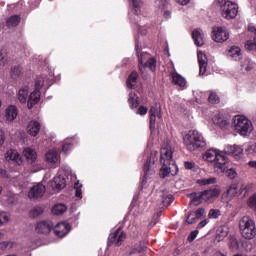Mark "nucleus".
I'll list each match as a JSON object with an SVG mask.
<instances>
[{
	"label": "nucleus",
	"mask_w": 256,
	"mask_h": 256,
	"mask_svg": "<svg viewBox=\"0 0 256 256\" xmlns=\"http://www.w3.org/2000/svg\"><path fill=\"white\" fill-rule=\"evenodd\" d=\"M160 163L162 165V168L160 169V177L162 179L171 175V165L176 169V172L172 173V175H177L179 168L177 167V164H175V161H173V150H171V146L161 148Z\"/></svg>",
	"instance_id": "f257e3e1"
},
{
	"label": "nucleus",
	"mask_w": 256,
	"mask_h": 256,
	"mask_svg": "<svg viewBox=\"0 0 256 256\" xmlns=\"http://www.w3.org/2000/svg\"><path fill=\"white\" fill-rule=\"evenodd\" d=\"M191 196H192V200H191L192 205H195V206L201 205V203H203V201H205L203 199V196H202L201 192L198 193V194L197 193H192Z\"/></svg>",
	"instance_id": "a19ab883"
},
{
	"label": "nucleus",
	"mask_w": 256,
	"mask_h": 256,
	"mask_svg": "<svg viewBox=\"0 0 256 256\" xmlns=\"http://www.w3.org/2000/svg\"><path fill=\"white\" fill-rule=\"evenodd\" d=\"M143 251H145V243L138 242L130 250L129 255H133L135 253H143Z\"/></svg>",
	"instance_id": "4c0bfd02"
},
{
	"label": "nucleus",
	"mask_w": 256,
	"mask_h": 256,
	"mask_svg": "<svg viewBox=\"0 0 256 256\" xmlns=\"http://www.w3.org/2000/svg\"><path fill=\"white\" fill-rule=\"evenodd\" d=\"M27 131L32 137H37L39 131H41V124L37 121H30L27 126Z\"/></svg>",
	"instance_id": "4be33fe9"
},
{
	"label": "nucleus",
	"mask_w": 256,
	"mask_h": 256,
	"mask_svg": "<svg viewBox=\"0 0 256 256\" xmlns=\"http://www.w3.org/2000/svg\"><path fill=\"white\" fill-rule=\"evenodd\" d=\"M133 6L134 17L131 18L133 23H138L139 15L141 14V7L143 5V1L141 0H131Z\"/></svg>",
	"instance_id": "412c9836"
},
{
	"label": "nucleus",
	"mask_w": 256,
	"mask_h": 256,
	"mask_svg": "<svg viewBox=\"0 0 256 256\" xmlns=\"http://www.w3.org/2000/svg\"><path fill=\"white\" fill-rule=\"evenodd\" d=\"M7 63H9V56L7 55V51L0 50V65H2V67H5Z\"/></svg>",
	"instance_id": "de8ad7c7"
},
{
	"label": "nucleus",
	"mask_w": 256,
	"mask_h": 256,
	"mask_svg": "<svg viewBox=\"0 0 256 256\" xmlns=\"http://www.w3.org/2000/svg\"><path fill=\"white\" fill-rule=\"evenodd\" d=\"M41 101V91L38 89H35L28 98V109H33L34 105H37Z\"/></svg>",
	"instance_id": "aec40b11"
},
{
	"label": "nucleus",
	"mask_w": 256,
	"mask_h": 256,
	"mask_svg": "<svg viewBox=\"0 0 256 256\" xmlns=\"http://www.w3.org/2000/svg\"><path fill=\"white\" fill-rule=\"evenodd\" d=\"M81 187H82V185L79 184V182L75 183V185H74L75 197H78V199H82L83 198V193L81 191Z\"/></svg>",
	"instance_id": "5fc2aeb1"
},
{
	"label": "nucleus",
	"mask_w": 256,
	"mask_h": 256,
	"mask_svg": "<svg viewBox=\"0 0 256 256\" xmlns=\"http://www.w3.org/2000/svg\"><path fill=\"white\" fill-rule=\"evenodd\" d=\"M155 161H157V153H151L144 165V179H151L155 175L157 168Z\"/></svg>",
	"instance_id": "1a4fd4ad"
},
{
	"label": "nucleus",
	"mask_w": 256,
	"mask_h": 256,
	"mask_svg": "<svg viewBox=\"0 0 256 256\" xmlns=\"http://www.w3.org/2000/svg\"><path fill=\"white\" fill-rule=\"evenodd\" d=\"M149 115H150V129L151 131H153V129H155V123H156L157 117L158 119H161V105L155 104L154 106H151Z\"/></svg>",
	"instance_id": "f8f14e48"
},
{
	"label": "nucleus",
	"mask_w": 256,
	"mask_h": 256,
	"mask_svg": "<svg viewBox=\"0 0 256 256\" xmlns=\"http://www.w3.org/2000/svg\"><path fill=\"white\" fill-rule=\"evenodd\" d=\"M47 163L55 165L59 161V153L56 150H49L45 155Z\"/></svg>",
	"instance_id": "cd10ccee"
},
{
	"label": "nucleus",
	"mask_w": 256,
	"mask_h": 256,
	"mask_svg": "<svg viewBox=\"0 0 256 256\" xmlns=\"http://www.w3.org/2000/svg\"><path fill=\"white\" fill-rule=\"evenodd\" d=\"M227 55L230 59H233V61H241V59H243V54L241 53V48H239V46H231L228 49Z\"/></svg>",
	"instance_id": "6ab92c4d"
},
{
	"label": "nucleus",
	"mask_w": 256,
	"mask_h": 256,
	"mask_svg": "<svg viewBox=\"0 0 256 256\" xmlns=\"http://www.w3.org/2000/svg\"><path fill=\"white\" fill-rule=\"evenodd\" d=\"M198 185L205 186V185H213L217 183V178L211 177V178H202L197 180Z\"/></svg>",
	"instance_id": "79ce46f5"
},
{
	"label": "nucleus",
	"mask_w": 256,
	"mask_h": 256,
	"mask_svg": "<svg viewBox=\"0 0 256 256\" xmlns=\"http://www.w3.org/2000/svg\"><path fill=\"white\" fill-rule=\"evenodd\" d=\"M241 67H242V70L244 71H253V69H255V63H253L251 59L247 58L241 64Z\"/></svg>",
	"instance_id": "ea45409f"
},
{
	"label": "nucleus",
	"mask_w": 256,
	"mask_h": 256,
	"mask_svg": "<svg viewBox=\"0 0 256 256\" xmlns=\"http://www.w3.org/2000/svg\"><path fill=\"white\" fill-rule=\"evenodd\" d=\"M239 229L244 239H254L256 236L255 221L249 216H243L239 221Z\"/></svg>",
	"instance_id": "423d86ee"
},
{
	"label": "nucleus",
	"mask_w": 256,
	"mask_h": 256,
	"mask_svg": "<svg viewBox=\"0 0 256 256\" xmlns=\"http://www.w3.org/2000/svg\"><path fill=\"white\" fill-rule=\"evenodd\" d=\"M234 129L242 137H249L253 133V122L244 115H236L233 119Z\"/></svg>",
	"instance_id": "39448f33"
},
{
	"label": "nucleus",
	"mask_w": 256,
	"mask_h": 256,
	"mask_svg": "<svg viewBox=\"0 0 256 256\" xmlns=\"http://www.w3.org/2000/svg\"><path fill=\"white\" fill-rule=\"evenodd\" d=\"M194 214L196 215L197 219H201L203 215H205V208H199L196 211H194Z\"/></svg>",
	"instance_id": "052dcab7"
},
{
	"label": "nucleus",
	"mask_w": 256,
	"mask_h": 256,
	"mask_svg": "<svg viewBox=\"0 0 256 256\" xmlns=\"http://www.w3.org/2000/svg\"><path fill=\"white\" fill-rule=\"evenodd\" d=\"M45 185H43L42 182L37 183L36 185L32 186L29 193L28 197L29 199H39L45 195Z\"/></svg>",
	"instance_id": "9b49d317"
},
{
	"label": "nucleus",
	"mask_w": 256,
	"mask_h": 256,
	"mask_svg": "<svg viewBox=\"0 0 256 256\" xmlns=\"http://www.w3.org/2000/svg\"><path fill=\"white\" fill-rule=\"evenodd\" d=\"M17 195L15 194H10L8 196H6V203L7 205L13 206V205H17Z\"/></svg>",
	"instance_id": "8fccbe9b"
},
{
	"label": "nucleus",
	"mask_w": 256,
	"mask_h": 256,
	"mask_svg": "<svg viewBox=\"0 0 256 256\" xmlns=\"http://www.w3.org/2000/svg\"><path fill=\"white\" fill-rule=\"evenodd\" d=\"M71 231V226L67 222H60L54 227V233L57 237H65Z\"/></svg>",
	"instance_id": "2eb2a0df"
},
{
	"label": "nucleus",
	"mask_w": 256,
	"mask_h": 256,
	"mask_svg": "<svg viewBox=\"0 0 256 256\" xmlns=\"http://www.w3.org/2000/svg\"><path fill=\"white\" fill-rule=\"evenodd\" d=\"M51 229H53V222L50 220L40 221L36 225L37 233H41L42 235L51 233Z\"/></svg>",
	"instance_id": "4468645a"
},
{
	"label": "nucleus",
	"mask_w": 256,
	"mask_h": 256,
	"mask_svg": "<svg viewBox=\"0 0 256 256\" xmlns=\"http://www.w3.org/2000/svg\"><path fill=\"white\" fill-rule=\"evenodd\" d=\"M147 107L145 106H140L137 110V115H147Z\"/></svg>",
	"instance_id": "680f3d73"
},
{
	"label": "nucleus",
	"mask_w": 256,
	"mask_h": 256,
	"mask_svg": "<svg viewBox=\"0 0 256 256\" xmlns=\"http://www.w3.org/2000/svg\"><path fill=\"white\" fill-rule=\"evenodd\" d=\"M192 39L197 47H203V45H205V34L203 30L199 28L193 30Z\"/></svg>",
	"instance_id": "dca6fc26"
},
{
	"label": "nucleus",
	"mask_w": 256,
	"mask_h": 256,
	"mask_svg": "<svg viewBox=\"0 0 256 256\" xmlns=\"http://www.w3.org/2000/svg\"><path fill=\"white\" fill-rule=\"evenodd\" d=\"M249 189H251V184H247L246 186H242L240 188V191H241V193H243V191H245L244 192V195H245L249 191Z\"/></svg>",
	"instance_id": "338daca9"
},
{
	"label": "nucleus",
	"mask_w": 256,
	"mask_h": 256,
	"mask_svg": "<svg viewBox=\"0 0 256 256\" xmlns=\"http://www.w3.org/2000/svg\"><path fill=\"white\" fill-rule=\"evenodd\" d=\"M184 166H185V169H188L190 171H195V169L197 168V166L195 165V162H189V161H186L184 163Z\"/></svg>",
	"instance_id": "13d9d810"
},
{
	"label": "nucleus",
	"mask_w": 256,
	"mask_h": 256,
	"mask_svg": "<svg viewBox=\"0 0 256 256\" xmlns=\"http://www.w3.org/2000/svg\"><path fill=\"white\" fill-rule=\"evenodd\" d=\"M8 247H9V242L8 241H4V242L0 243L1 251H5Z\"/></svg>",
	"instance_id": "0e129e2a"
},
{
	"label": "nucleus",
	"mask_w": 256,
	"mask_h": 256,
	"mask_svg": "<svg viewBox=\"0 0 256 256\" xmlns=\"http://www.w3.org/2000/svg\"><path fill=\"white\" fill-rule=\"evenodd\" d=\"M135 49L136 55L138 57L140 72L145 73L146 67H149L150 71L155 72L157 69V60L151 57V54L147 52H141V50H139V43H136Z\"/></svg>",
	"instance_id": "20e7f679"
},
{
	"label": "nucleus",
	"mask_w": 256,
	"mask_h": 256,
	"mask_svg": "<svg viewBox=\"0 0 256 256\" xmlns=\"http://www.w3.org/2000/svg\"><path fill=\"white\" fill-rule=\"evenodd\" d=\"M160 197L162 199L164 207H169V205L173 203L174 198L167 190H163L160 194Z\"/></svg>",
	"instance_id": "c85d7f7f"
},
{
	"label": "nucleus",
	"mask_w": 256,
	"mask_h": 256,
	"mask_svg": "<svg viewBox=\"0 0 256 256\" xmlns=\"http://www.w3.org/2000/svg\"><path fill=\"white\" fill-rule=\"evenodd\" d=\"M42 213H43V208L36 207L30 211V217H33V219H35L36 217H39V215H42Z\"/></svg>",
	"instance_id": "864d4df0"
},
{
	"label": "nucleus",
	"mask_w": 256,
	"mask_h": 256,
	"mask_svg": "<svg viewBox=\"0 0 256 256\" xmlns=\"http://www.w3.org/2000/svg\"><path fill=\"white\" fill-rule=\"evenodd\" d=\"M155 5L158 7V9H165V7L169 5V0H156Z\"/></svg>",
	"instance_id": "6e6d98bb"
},
{
	"label": "nucleus",
	"mask_w": 256,
	"mask_h": 256,
	"mask_svg": "<svg viewBox=\"0 0 256 256\" xmlns=\"http://www.w3.org/2000/svg\"><path fill=\"white\" fill-rule=\"evenodd\" d=\"M18 112L17 107L11 105L6 109V119L7 121H13L17 118Z\"/></svg>",
	"instance_id": "72a5a7b5"
},
{
	"label": "nucleus",
	"mask_w": 256,
	"mask_h": 256,
	"mask_svg": "<svg viewBox=\"0 0 256 256\" xmlns=\"http://www.w3.org/2000/svg\"><path fill=\"white\" fill-rule=\"evenodd\" d=\"M28 98H29V87L26 85L18 91V100L21 103H27Z\"/></svg>",
	"instance_id": "473e14b6"
},
{
	"label": "nucleus",
	"mask_w": 256,
	"mask_h": 256,
	"mask_svg": "<svg viewBox=\"0 0 256 256\" xmlns=\"http://www.w3.org/2000/svg\"><path fill=\"white\" fill-rule=\"evenodd\" d=\"M172 83H174V85H178L181 89H185L187 86V80L177 72L172 73Z\"/></svg>",
	"instance_id": "b1692460"
},
{
	"label": "nucleus",
	"mask_w": 256,
	"mask_h": 256,
	"mask_svg": "<svg viewBox=\"0 0 256 256\" xmlns=\"http://www.w3.org/2000/svg\"><path fill=\"white\" fill-rule=\"evenodd\" d=\"M212 39L216 43H225L229 39V31L225 27L215 26L212 30Z\"/></svg>",
	"instance_id": "9d476101"
},
{
	"label": "nucleus",
	"mask_w": 256,
	"mask_h": 256,
	"mask_svg": "<svg viewBox=\"0 0 256 256\" xmlns=\"http://www.w3.org/2000/svg\"><path fill=\"white\" fill-rule=\"evenodd\" d=\"M139 78V74L137 72H132L126 81V85L128 89H135L137 87V79Z\"/></svg>",
	"instance_id": "c756f323"
},
{
	"label": "nucleus",
	"mask_w": 256,
	"mask_h": 256,
	"mask_svg": "<svg viewBox=\"0 0 256 256\" xmlns=\"http://www.w3.org/2000/svg\"><path fill=\"white\" fill-rule=\"evenodd\" d=\"M225 153L232 155V157H239L243 153V149L237 145H228L225 148Z\"/></svg>",
	"instance_id": "bb28decb"
},
{
	"label": "nucleus",
	"mask_w": 256,
	"mask_h": 256,
	"mask_svg": "<svg viewBox=\"0 0 256 256\" xmlns=\"http://www.w3.org/2000/svg\"><path fill=\"white\" fill-rule=\"evenodd\" d=\"M228 247L230 251H237L239 249V239H237V236L230 235L228 237Z\"/></svg>",
	"instance_id": "f704fd0d"
},
{
	"label": "nucleus",
	"mask_w": 256,
	"mask_h": 256,
	"mask_svg": "<svg viewBox=\"0 0 256 256\" xmlns=\"http://www.w3.org/2000/svg\"><path fill=\"white\" fill-rule=\"evenodd\" d=\"M71 149H73V144H71V143H64L62 146V151H63V153H65V155H67V153H69V151H71Z\"/></svg>",
	"instance_id": "4d7b16f0"
},
{
	"label": "nucleus",
	"mask_w": 256,
	"mask_h": 256,
	"mask_svg": "<svg viewBox=\"0 0 256 256\" xmlns=\"http://www.w3.org/2000/svg\"><path fill=\"white\" fill-rule=\"evenodd\" d=\"M5 143V132L3 130H0V147Z\"/></svg>",
	"instance_id": "69168bd1"
},
{
	"label": "nucleus",
	"mask_w": 256,
	"mask_h": 256,
	"mask_svg": "<svg viewBox=\"0 0 256 256\" xmlns=\"http://www.w3.org/2000/svg\"><path fill=\"white\" fill-rule=\"evenodd\" d=\"M203 159L208 163H214L215 171H217V169L220 171H225V165L226 163H229V158L225 156V153L214 148L208 149L204 153Z\"/></svg>",
	"instance_id": "7ed1b4c3"
},
{
	"label": "nucleus",
	"mask_w": 256,
	"mask_h": 256,
	"mask_svg": "<svg viewBox=\"0 0 256 256\" xmlns=\"http://www.w3.org/2000/svg\"><path fill=\"white\" fill-rule=\"evenodd\" d=\"M125 239H127V234L121 232V227H119L114 232L110 233L108 237V246L111 247V245H115V247H121Z\"/></svg>",
	"instance_id": "6e6552de"
},
{
	"label": "nucleus",
	"mask_w": 256,
	"mask_h": 256,
	"mask_svg": "<svg viewBox=\"0 0 256 256\" xmlns=\"http://www.w3.org/2000/svg\"><path fill=\"white\" fill-rule=\"evenodd\" d=\"M202 194V198L204 201H210V199H215L220 193L219 189L217 188H212L208 190H204L200 192Z\"/></svg>",
	"instance_id": "393cba45"
},
{
	"label": "nucleus",
	"mask_w": 256,
	"mask_h": 256,
	"mask_svg": "<svg viewBox=\"0 0 256 256\" xmlns=\"http://www.w3.org/2000/svg\"><path fill=\"white\" fill-rule=\"evenodd\" d=\"M50 187L52 188V191H61V189H65V186L67 185V180L64 176H56L54 177L53 181L50 182Z\"/></svg>",
	"instance_id": "ddd939ff"
},
{
	"label": "nucleus",
	"mask_w": 256,
	"mask_h": 256,
	"mask_svg": "<svg viewBox=\"0 0 256 256\" xmlns=\"http://www.w3.org/2000/svg\"><path fill=\"white\" fill-rule=\"evenodd\" d=\"M208 101L212 105H217L218 103H221V99L219 98V95L217 93L211 91L210 95L208 96Z\"/></svg>",
	"instance_id": "a18cd8bd"
},
{
	"label": "nucleus",
	"mask_w": 256,
	"mask_h": 256,
	"mask_svg": "<svg viewBox=\"0 0 256 256\" xmlns=\"http://www.w3.org/2000/svg\"><path fill=\"white\" fill-rule=\"evenodd\" d=\"M207 223H209V219H204L201 222H199L197 229H203V227H205V225H207Z\"/></svg>",
	"instance_id": "e2e57ef3"
},
{
	"label": "nucleus",
	"mask_w": 256,
	"mask_h": 256,
	"mask_svg": "<svg viewBox=\"0 0 256 256\" xmlns=\"http://www.w3.org/2000/svg\"><path fill=\"white\" fill-rule=\"evenodd\" d=\"M128 103L131 109H136V107H139V96L135 92H130Z\"/></svg>",
	"instance_id": "c9c22d12"
},
{
	"label": "nucleus",
	"mask_w": 256,
	"mask_h": 256,
	"mask_svg": "<svg viewBox=\"0 0 256 256\" xmlns=\"http://www.w3.org/2000/svg\"><path fill=\"white\" fill-rule=\"evenodd\" d=\"M6 161H13L15 165H21L23 163V160L21 159V155H19V152L14 149H10L6 152Z\"/></svg>",
	"instance_id": "a211bd4d"
},
{
	"label": "nucleus",
	"mask_w": 256,
	"mask_h": 256,
	"mask_svg": "<svg viewBox=\"0 0 256 256\" xmlns=\"http://www.w3.org/2000/svg\"><path fill=\"white\" fill-rule=\"evenodd\" d=\"M179 5H187L189 3V0H176Z\"/></svg>",
	"instance_id": "774afa93"
},
{
	"label": "nucleus",
	"mask_w": 256,
	"mask_h": 256,
	"mask_svg": "<svg viewBox=\"0 0 256 256\" xmlns=\"http://www.w3.org/2000/svg\"><path fill=\"white\" fill-rule=\"evenodd\" d=\"M21 23V17L19 15H13L6 21L7 27H17Z\"/></svg>",
	"instance_id": "e433bc0d"
},
{
	"label": "nucleus",
	"mask_w": 256,
	"mask_h": 256,
	"mask_svg": "<svg viewBox=\"0 0 256 256\" xmlns=\"http://www.w3.org/2000/svg\"><path fill=\"white\" fill-rule=\"evenodd\" d=\"M198 220L199 218H197L195 211L189 212L188 215L186 216V223L188 225H193V223H197Z\"/></svg>",
	"instance_id": "49530a36"
},
{
	"label": "nucleus",
	"mask_w": 256,
	"mask_h": 256,
	"mask_svg": "<svg viewBox=\"0 0 256 256\" xmlns=\"http://www.w3.org/2000/svg\"><path fill=\"white\" fill-rule=\"evenodd\" d=\"M238 189L239 186L237 184H232L227 190V195H229L230 197H235V195H237Z\"/></svg>",
	"instance_id": "603ef678"
},
{
	"label": "nucleus",
	"mask_w": 256,
	"mask_h": 256,
	"mask_svg": "<svg viewBox=\"0 0 256 256\" xmlns=\"http://www.w3.org/2000/svg\"><path fill=\"white\" fill-rule=\"evenodd\" d=\"M11 215L7 212H0V227H3V225H6L8 221H10Z\"/></svg>",
	"instance_id": "09e8293b"
},
{
	"label": "nucleus",
	"mask_w": 256,
	"mask_h": 256,
	"mask_svg": "<svg viewBox=\"0 0 256 256\" xmlns=\"http://www.w3.org/2000/svg\"><path fill=\"white\" fill-rule=\"evenodd\" d=\"M23 75V67L15 66L11 70V77L12 79H19Z\"/></svg>",
	"instance_id": "37998d69"
},
{
	"label": "nucleus",
	"mask_w": 256,
	"mask_h": 256,
	"mask_svg": "<svg viewBox=\"0 0 256 256\" xmlns=\"http://www.w3.org/2000/svg\"><path fill=\"white\" fill-rule=\"evenodd\" d=\"M229 235V227L219 226L216 230L217 241H223L225 237Z\"/></svg>",
	"instance_id": "7c9ffc66"
},
{
	"label": "nucleus",
	"mask_w": 256,
	"mask_h": 256,
	"mask_svg": "<svg viewBox=\"0 0 256 256\" xmlns=\"http://www.w3.org/2000/svg\"><path fill=\"white\" fill-rule=\"evenodd\" d=\"M197 235H199V230L192 231L188 236L189 243H192V241H195V239H197Z\"/></svg>",
	"instance_id": "bf43d9fd"
},
{
	"label": "nucleus",
	"mask_w": 256,
	"mask_h": 256,
	"mask_svg": "<svg viewBox=\"0 0 256 256\" xmlns=\"http://www.w3.org/2000/svg\"><path fill=\"white\" fill-rule=\"evenodd\" d=\"M216 173H225L226 177L229 179H235V177H237V171L233 168L227 167V163L224 164V170L217 169Z\"/></svg>",
	"instance_id": "2f4dec72"
},
{
	"label": "nucleus",
	"mask_w": 256,
	"mask_h": 256,
	"mask_svg": "<svg viewBox=\"0 0 256 256\" xmlns=\"http://www.w3.org/2000/svg\"><path fill=\"white\" fill-rule=\"evenodd\" d=\"M23 155L28 163H35V161H37V152L33 148H25Z\"/></svg>",
	"instance_id": "5701e85b"
},
{
	"label": "nucleus",
	"mask_w": 256,
	"mask_h": 256,
	"mask_svg": "<svg viewBox=\"0 0 256 256\" xmlns=\"http://www.w3.org/2000/svg\"><path fill=\"white\" fill-rule=\"evenodd\" d=\"M65 211H67V206H65L64 204H56L52 208L53 215H63Z\"/></svg>",
	"instance_id": "58836bf2"
},
{
	"label": "nucleus",
	"mask_w": 256,
	"mask_h": 256,
	"mask_svg": "<svg viewBox=\"0 0 256 256\" xmlns=\"http://www.w3.org/2000/svg\"><path fill=\"white\" fill-rule=\"evenodd\" d=\"M45 83H47V85H49V79L45 78V76L38 77L35 82V89L40 91L41 87H43L45 85Z\"/></svg>",
	"instance_id": "c03bdc74"
},
{
	"label": "nucleus",
	"mask_w": 256,
	"mask_h": 256,
	"mask_svg": "<svg viewBox=\"0 0 256 256\" xmlns=\"http://www.w3.org/2000/svg\"><path fill=\"white\" fill-rule=\"evenodd\" d=\"M212 121L214 125H218V127H221V129H224V127H227V125H229V122L225 120V118L223 117V114L221 113H216L212 117Z\"/></svg>",
	"instance_id": "a878e982"
},
{
	"label": "nucleus",
	"mask_w": 256,
	"mask_h": 256,
	"mask_svg": "<svg viewBox=\"0 0 256 256\" xmlns=\"http://www.w3.org/2000/svg\"><path fill=\"white\" fill-rule=\"evenodd\" d=\"M184 145L188 151H201L207 147V142L203 137V134L197 130H190L183 137Z\"/></svg>",
	"instance_id": "f03ea898"
},
{
	"label": "nucleus",
	"mask_w": 256,
	"mask_h": 256,
	"mask_svg": "<svg viewBox=\"0 0 256 256\" xmlns=\"http://www.w3.org/2000/svg\"><path fill=\"white\" fill-rule=\"evenodd\" d=\"M198 63H199V75H205L207 73V55H205L203 52L198 51Z\"/></svg>",
	"instance_id": "f3484780"
},
{
	"label": "nucleus",
	"mask_w": 256,
	"mask_h": 256,
	"mask_svg": "<svg viewBox=\"0 0 256 256\" xmlns=\"http://www.w3.org/2000/svg\"><path fill=\"white\" fill-rule=\"evenodd\" d=\"M221 15L224 19H235L239 13V6L230 0H217Z\"/></svg>",
	"instance_id": "0eeeda50"
},
{
	"label": "nucleus",
	"mask_w": 256,
	"mask_h": 256,
	"mask_svg": "<svg viewBox=\"0 0 256 256\" xmlns=\"http://www.w3.org/2000/svg\"><path fill=\"white\" fill-rule=\"evenodd\" d=\"M209 219H219L221 217V210L219 209H210L208 213Z\"/></svg>",
	"instance_id": "3c124183"
}]
</instances>
